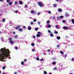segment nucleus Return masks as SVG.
<instances>
[{
  "mask_svg": "<svg viewBox=\"0 0 74 74\" xmlns=\"http://www.w3.org/2000/svg\"><path fill=\"white\" fill-rule=\"evenodd\" d=\"M60 18H63V16H60Z\"/></svg>",
  "mask_w": 74,
  "mask_h": 74,
  "instance_id": "obj_42",
  "label": "nucleus"
},
{
  "mask_svg": "<svg viewBox=\"0 0 74 74\" xmlns=\"http://www.w3.org/2000/svg\"><path fill=\"white\" fill-rule=\"evenodd\" d=\"M15 13H18V11H16L15 12Z\"/></svg>",
  "mask_w": 74,
  "mask_h": 74,
  "instance_id": "obj_52",
  "label": "nucleus"
},
{
  "mask_svg": "<svg viewBox=\"0 0 74 74\" xmlns=\"http://www.w3.org/2000/svg\"><path fill=\"white\" fill-rule=\"evenodd\" d=\"M50 23V21H47V23Z\"/></svg>",
  "mask_w": 74,
  "mask_h": 74,
  "instance_id": "obj_18",
  "label": "nucleus"
},
{
  "mask_svg": "<svg viewBox=\"0 0 74 74\" xmlns=\"http://www.w3.org/2000/svg\"><path fill=\"white\" fill-rule=\"evenodd\" d=\"M57 47L58 48H59V45H58L57 46Z\"/></svg>",
  "mask_w": 74,
  "mask_h": 74,
  "instance_id": "obj_49",
  "label": "nucleus"
},
{
  "mask_svg": "<svg viewBox=\"0 0 74 74\" xmlns=\"http://www.w3.org/2000/svg\"><path fill=\"white\" fill-rule=\"evenodd\" d=\"M23 27L24 28H25L26 27H25V26H23Z\"/></svg>",
  "mask_w": 74,
  "mask_h": 74,
  "instance_id": "obj_60",
  "label": "nucleus"
},
{
  "mask_svg": "<svg viewBox=\"0 0 74 74\" xmlns=\"http://www.w3.org/2000/svg\"><path fill=\"white\" fill-rule=\"evenodd\" d=\"M19 3L20 4H22V3H23V2H22V1H19Z\"/></svg>",
  "mask_w": 74,
  "mask_h": 74,
  "instance_id": "obj_7",
  "label": "nucleus"
},
{
  "mask_svg": "<svg viewBox=\"0 0 74 74\" xmlns=\"http://www.w3.org/2000/svg\"><path fill=\"white\" fill-rule=\"evenodd\" d=\"M12 3H13L12 2H11L10 3H9V5H11V4H12Z\"/></svg>",
  "mask_w": 74,
  "mask_h": 74,
  "instance_id": "obj_12",
  "label": "nucleus"
},
{
  "mask_svg": "<svg viewBox=\"0 0 74 74\" xmlns=\"http://www.w3.org/2000/svg\"><path fill=\"white\" fill-rule=\"evenodd\" d=\"M1 1H3V0H0Z\"/></svg>",
  "mask_w": 74,
  "mask_h": 74,
  "instance_id": "obj_57",
  "label": "nucleus"
},
{
  "mask_svg": "<svg viewBox=\"0 0 74 74\" xmlns=\"http://www.w3.org/2000/svg\"><path fill=\"white\" fill-rule=\"evenodd\" d=\"M9 40H10V41H12V38H9Z\"/></svg>",
  "mask_w": 74,
  "mask_h": 74,
  "instance_id": "obj_31",
  "label": "nucleus"
},
{
  "mask_svg": "<svg viewBox=\"0 0 74 74\" xmlns=\"http://www.w3.org/2000/svg\"><path fill=\"white\" fill-rule=\"evenodd\" d=\"M63 29H66L67 30H68V29H69L68 27L66 26L63 27Z\"/></svg>",
  "mask_w": 74,
  "mask_h": 74,
  "instance_id": "obj_3",
  "label": "nucleus"
},
{
  "mask_svg": "<svg viewBox=\"0 0 74 74\" xmlns=\"http://www.w3.org/2000/svg\"><path fill=\"white\" fill-rule=\"evenodd\" d=\"M52 27V26H51V25H49V24H48V28H50V27Z\"/></svg>",
  "mask_w": 74,
  "mask_h": 74,
  "instance_id": "obj_10",
  "label": "nucleus"
},
{
  "mask_svg": "<svg viewBox=\"0 0 74 74\" xmlns=\"http://www.w3.org/2000/svg\"><path fill=\"white\" fill-rule=\"evenodd\" d=\"M38 23L39 25H40V22L38 21Z\"/></svg>",
  "mask_w": 74,
  "mask_h": 74,
  "instance_id": "obj_47",
  "label": "nucleus"
},
{
  "mask_svg": "<svg viewBox=\"0 0 74 74\" xmlns=\"http://www.w3.org/2000/svg\"><path fill=\"white\" fill-rule=\"evenodd\" d=\"M74 58H72V61H73V60H74Z\"/></svg>",
  "mask_w": 74,
  "mask_h": 74,
  "instance_id": "obj_51",
  "label": "nucleus"
},
{
  "mask_svg": "<svg viewBox=\"0 0 74 74\" xmlns=\"http://www.w3.org/2000/svg\"><path fill=\"white\" fill-rule=\"evenodd\" d=\"M50 36H51V37H53V35L52 34H50Z\"/></svg>",
  "mask_w": 74,
  "mask_h": 74,
  "instance_id": "obj_25",
  "label": "nucleus"
},
{
  "mask_svg": "<svg viewBox=\"0 0 74 74\" xmlns=\"http://www.w3.org/2000/svg\"><path fill=\"white\" fill-rule=\"evenodd\" d=\"M40 12H38L37 14V15H40Z\"/></svg>",
  "mask_w": 74,
  "mask_h": 74,
  "instance_id": "obj_38",
  "label": "nucleus"
},
{
  "mask_svg": "<svg viewBox=\"0 0 74 74\" xmlns=\"http://www.w3.org/2000/svg\"><path fill=\"white\" fill-rule=\"evenodd\" d=\"M1 39L2 40L3 39V38H1Z\"/></svg>",
  "mask_w": 74,
  "mask_h": 74,
  "instance_id": "obj_62",
  "label": "nucleus"
},
{
  "mask_svg": "<svg viewBox=\"0 0 74 74\" xmlns=\"http://www.w3.org/2000/svg\"><path fill=\"white\" fill-rule=\"evenodd\" d=\"M10 1V0H7V2H8H8H9V1Z\"/></svg>",
  "mask_w": 74,
  "mask_h": 74,
  "instance_id": "obj_44",
  "label": "nucleus"
},
{
  "mask_svg": "<svg viewBox=\"0 0 74 74\" xmlns=\"http://www.w3.org/2000/svg\"><path fill=\"white\" fill-rule=\"evenodd\" d=\"M39 58H38V57H37L36 58V60H39Z\"/></svg>",
  "mask_w": 74,
  "mask_h": 74,
  "instance_id": "obj_26",
  "label": "nucleus"
},
{
  "mask_svg": "<svg viewBox=\"0 0 74 74\" xmlns=\"http://www.w3.org/2000/svg\"><path fill=\"white\" fill-rule=\"evenodd\" d=\"M31 45H32V46H34V45H35L34 43H32L31 44Z\"/></svg>",
  "mask_w": 74,
  "mask_h": 74,
  "instance_id": "obj_13",
  "label": "nucleus"
},
{
  "mask_svg": "<svg viewBox=\"0 0 74 74\" xmlns=\"http://www.w3.org/2000/svg\"><path fill=\"white\" fill-rule=\"evenodd\" d=\"M50 51H51V49H48L47 50L48 52H50Z\"/></svg>",
  "mask_w": 74,
  "mask_h": 74,
  "instance_id": "obj_41",
  "label": "nucleus"
},
{
  "mask_svg": "<svg viewBox=\"0 0 74 74\" xmlns=\"http://www.w3.org/2000/svg\"><path fill=\"white\" fill-rule=\"evenodd\" d=\"M38 34H40L41 32H38Z\"/></svg>",
  "mask_w": 74,
  "mask_h": 74,
  "instance_id": "obj_30",
  "label": "nucleus"
},
{
  "mask_svg": "<svg viewBox=\"0 0 74 74\" xmlns=\"http://www.w3.org/2000/svg\"><path fill=\"white\" fill-rule=\"evenodd\" d=\"M65 22H66V21H64H64H63V23H65Z\"/></svg>",
  "mask_w": 74,
  "mask_h": 74,
  "instance_id": "obj_46",
  "label": "nucleus"
},
{
  "mask_svg": "<svg viewBox=\"0 0 74 74\" xmlns=\"http://www.w3.org/2000/svg\"><path fill=\"white\" fill-rule=\"evenodd\" d=\"M25 7H27V5H25Z\"/></svg>",
  "mask_w": 74,
  "mask_h": 74,
  "instance_id": "obj_53",
  "label": "nucleus"
},
{
  "mask_svg": "<svg viewBox=\"0 0 74 74\" xmlns=\"http://www.w3.org/2000/svg\"><path fill=\"white\" fill-rule=\"evenodd\" d=\"M5 19H4L2 20L3 22H5Z\"/></svg>",
  "mask_w": 74,
  "mask_h": 74,
  "instance_id": "obj_35",
  "label": "nucleus"
},
{
  "mask_svg": "<svg viewBox=\"0 0 74 74\" xmlns=\"http://www.w3.org/2000/svg\"><path fill=\"white\" fill-rule=\"evenodd\" d=\"M31 13H34V11L33 10H32L31 12Z\"/></svg>",
  "mask_w": 74,
  "mask_h": 74,
  "instance_id": "obj_19",
  "label": "nucleus"
},
{
  "mask_svg": "<svg viewBox=\"0 0 74 74\" xmlns=\"http://www.w3.org/2000/svg\"><path fill=\"white\" fill-rule=\"evenodd\" d=\"M5 69V66H3V67H2V69H3V70H4Z\"/></svg>",
  "mask_w": 74,
  "mask_h": 74,
  "instance_id": "obj_23",
  "label": "nucleus"
},
{
  "mask_svg": "<svg viewBox=\"0 0 74 74\" xmlns=\"http://www.w3.org/2000/svg\"><path fill=\"white\" fill-rule=\"evenodd\" d=\"M44 74H47V72L45 71L44 72Z\"/></svg>",
  "mask_w": 74,
  "mask_h": 74,
  "instance_id": "obj_24",
  "label": "nucleus"
},
{
  "mask_svg": "<svg viewBox=\"0 0 74 74\" xmlns=\"http://www.w3.org/2000/svg\"><path fill=\"white\" fill-rule=\"evenodd\" d=\"M40 36H41V34H37V37H40Z\"/></svg>",
  "mask_w": 74,
  "mask_h": 74,
  "instance_id": "obj_5",
  "label": "nucleus"
},
{
  "mask_svg": "<svg viewBox=\"0 0 74 74\" xmlns=\"http://www.w3.org/2000/svg\"><path fill=\"white\" fill-rule=\"evenodd\" d=\"M53 6H54V7H56V4H54V5H53Z\"/></svg>",
  "mask_w": 74,
  "mask_h": 74,
  "instance_id": "obj_40",
  "label": "nucleus"
},
{
  "mask_svg": "<svg viewBox=\"0 0 74 74\" xmlns=\"http://www.w3.org/2000/svg\"><path fill=\"white\" fill-rule=\"evenodd\" d=\"M58 11L59 12H62V9H59Z\"/></svg>",
  "mask_w": 74,
  "mask_h": 74,
  "instance_id": "obj_6",
  "label": "nucleus"
},
{
  "mask_svg": "<svg viewBox=\"0 0 74 74\" xmlns=\"http://www.w3.org/2000/svg\"><path fill=\"white\" fill-rule=\"evenodd\" d=\"M19 31L20 32H22V29L21 28L20 29H19Z\"/></svg>",
  "mask_w": 74,
  "mask_h": 74,
  "instance_id": "obj_20",
  "label": "nucleus"
},
{
  "mask_svg": "<svg viewBox=\"0 0 74 74\" xmlns=\"http://www.w3.org/2000/svg\"><path fill=\"white\" fill-rule=\"evenodd\" d=\"M48 12L49 14H51V12L50 11H49Z\"/></svg>",
  "mask_w": 74,
  "mask_h": 74,
  "instance_id": "obj_34",
  "label": "nucleus"
},
{
  "mask_svg": "<svg viewBox=\"0 0 74 74\" xmlns=\"http://www.w3.org/2000/svg\"><path fill=\"white\" fill-rule=\"evenodd\" d=\"M20 27H21V26L20 25H18L17 27L16 28V29H19V28H20Z\"/></svg>",
  "mask_w": 74,
  "mask_h": 74,
  "instance_id": "obj_4",
  "label": "nucleus"
},
{
  "mask_svg": "<svg viewBox=\"0 0 74 74\" xmlns=\"http://www.w3.org/2000/svg\"><path fill=\"white\" fill-rule=\"evenodd\" d=\"M17 74V73H16V72H15L14 73V74Z\"/></svg>",
  "mask_w": 74,
  "mask_h": 74,
  "instance_id": "obj_56",
  "label": "nucleus"
},
{
  "mask_svg": "<svg viewBox=\"0 0 74 74\" xmlns=\"http://www.w3.org/2000/svg\"><path fill=\"white\" fill-rule=\"evenodd\" d=\"M54 33H55V34H58V33L57 31H55V32H54Z\"/></svg>",
  "mask_w": 74,
  "mask_h": 74,
  "instance_id": "obj_22",
  "label": "nucleus"
},
{
  "mask_svg": "<svg viewBox=\"0 0 74 74\" xmlns=\"http://www.w3.org/2000/svg\"><path fill=\"white\" fill-rule=\"evenodd\" d=\"M53 64H56V62H54L52 63Z\"/></svg>",
  "mask_w": 74,
  "mask_h": 74,
  "instance_id": "obj_27",
  "label": "nucleus"
},
{
  "mask_svg": "<svg viewBox=\"0 0 74 74\" xmlns=\"http://www.w3.org/2000/svg\"><path fill=\"white\" fill-rule=\"evenodd\" d=\"M71 21L74 24V19H72Z\"/></svg>",
  "mask_w": 74,
  "mask_h": 74,
  "instance_id": "obj_8",
  "label": "nucleus"
},
{
  "mask_svg": "<svg viewBox=\"0 0 74 74\" xmlns=\"http://www.w3.org/2000/svg\"><path fill=\"white\" fill-rule=\"evenodd\" d=\"M31 25H33V22H31Z\"/></svg>",
  "mask_w": 74,
  "mask_h": 74,
  "instance_id": "obj_39",
  "label": "nucleus"
},
{
  "mask_svg": "<svg viewBox=\"0 0 74 74\" xmlns=\"http://www.w3.org/2000/svg\"><path fill=\"white\" fill-rule=\"evenodd\" d=\"M18 4V2L17 1L15 2V4Z\"/></svg>",
  "mask_w": 74,
  "mask_h": 74,
  "instance_id": "obj_33",
  "label": "nucleus"
},
{
  "mask_svg": "<svg viewBox=\"0 0 74 74\" xmlns=\"http://www.w3.org/2000/svg\"><path fill=\"white\" fill-rule=\"evenodd\" d=\"M33 37L34 38H35V36H34Z\"/></svg>",
  "mask_w": 74,
  "mask_h": 74,
  "instance_id": "obj_58",
  "label": "nucleus"
},
{
  "mask_svg": "<svg viewBox=\"0 0 74 74\" xmlns=\"http://www.w3.org/2000/svg\"><path fill=\"white\" fill-rule=\"evenodd\" d=\"M3 74H6L5 73H3Z\"/></svg>",
  "mask_w": 74,
  "mask_h": 74,
  "instance_id": "obj_59",
  "label": "nucleus"
},
{
  "mask_svg": "<svg viewBox=\"0 0 74 74\" xmlns=\"http://www.w3.org/2000/svg\"><path fill=\"white\" fill-rule=\"evenodd\" d=\"M14 48L15 49H18V47H15Z\"/></svg>",
  "mask_w": 74,
  "mask_h": 74,
  "instance_id": "obj_28",
  "label": "nucleus"
},
{
  "mask_svg": "<svg viewBox=\"0 0 74 74\" xmlns=\"http://www.w3.org/2000/svg\"><path fill=\"white\" fill-rule=\"evenodd\" d=\"M48 32L49 33H51V31H50V30H49L48 31Z\"/></svg>",
  "mask_w": 74,
  "mask_h": 74,
  "instance_id": "obj_43",
  "label": "nucleus"
},
{
  "mask_svg": "<svg viewBox=\"0 0 74 74\" xmlns=\"http://www.w3.org/2000/svg\"><path fill=\"white\" fill-rule=\"evenodd\" d=\"M57 39H58V40H59L60 39V36H58L57 37Z\"/></svg>",
  "mask_w": 74,
  "mask_h": 74,
  "instance_id": "obj_11",
  "label": "nucleus"
},
{
  "mask_svg": "<svg viewBox=\"0 0 74 74\" xmlns=\"http://www.w3.org/2000/svg\"><path fill=\"white\" fill-rule=\"evenodd\" d=\"M36 19H35L34 20V22H36Z\"/></svg>",
  "mask_w": 74,
  "mask_h": 74,
  "instance_id": "obj_45",
  "label": "nucleus"
},
{
  "mask_svg": "<svg viewBox=\"0 0 74 74\" xmlns=\"http://www.w3.org/2000/svg\"><path fill=\"white\" fill-rule=\"evenodd\" d=\"M60 53L61 54H62V55L64 54V53H63V52L62 51H60Z\"/></svg>",
  "mask_w": 74,
  "mask_h": 74,
  "instance_id": "obj_16",
  "label": "nucleus"
},
{
  "mask_svg": "<svg viewBox=\"0 0 74 74\" xmlns=\"http://www.w3.org/2000/svg\"><path fill=\"white\" fill-rule=\"evenodd\" d=\"M66 56H67V55L66 54V55H65V56H64V57H66Z\"/></svg>",
  "mask_w": 74,
  "mask_h": 74,
  "instance_id": "obj_55",
  "label": "nucleus"
},
{
  "mask_svg": "<svg viewBox=\"0 0 74 74\" xmlns=\"http://www.w3.org/2000/svg\"><path fill=\"white\" fill-rule=\"evenodd\" d=\"M35 51V50L34 49H33L32 50V51L33 52H34V51Z\"/></svg>",
  "mask_w": 74,
  "mask_h": 74,
  "instance_id": "obj_37",
  "label": "nucleus"
},
{
  "mask_svg": "<svg viewBox=\"0 0 74 74\" xmlns=\"http://www.w3.org/2000/svg\"><path fill=\"white\" fill-rule=\"evenodd\" d=\"M27 60L26 59H25L24 60V61L25 62V61H26Z\"/></svg>",
  "mask_w": 74,
  "mask_h": 74,
  "instance_id": "obj_54",
  "label": "nucleus"
},
{
  "mask_svg": "<svg viewBox=\"0 0 74 74\" xmlns=\"http://www.w3.org/2000/svg\"><path fill=\"white\" fill-rule=\"evenodd\" d=\"M56 69H57V68L56 67V68H54L53 70H56Z\"/></svg>",
  "mask_w": 74,
  "mask_h": 74,
  "instance_id": "obj_36",
  "label": "nucleus"
},
{
  "mask_svg": "<svg viewBox=\"0 0 74 74\" xmlns=\"http://www.w3.org/2000/svg\"><path fill=\"white\" fill-rule=\"evenodd\" d=\"M15 38H18V36L17 35H15Z\"/></svg>",
  "mask_w": 74,
  "mask_h": 74,
  "instance_id": "obj_21",
  "label": "nucleus"
},
{
  "mask_svg": "<svg viewBox=\"0 0 74 74\" xmlns=\"http://www.w3.org/2000/svg\"><path fill=\"white\" fill-rule=\"evenodd\" d=\"M10 52L9 49H6L5 48H2L0 50V61H3L4 60V58H5L10 56Z\"/></svg>",
  "mask_w": 74,
  "mask_h": 74,
  "instance_id": "obj_1",
  "label": "nucleus"
},
{
  "mask_svg": "<svg viewBox=\"0 0 74 74\" xmlns=\"http://www.w3.org/2000/svg\"><path fill=\"white\" fill-rule=\"evenodd\" d=\"M65 15L66 16H69V14L67 13H66Z\"/></svg>",
  "mask_w": 74,
  "mask_h": 74,
  "instance_id": "obj_14",
  "label": "nucleus"
},
{
  "mask_svg": "<svg viewBox=\"0 0 74 74\" xmlns=\"http://www.w3.org/2000/svg\"><path fill=\"white\" fill-rule=\"evenodd\" d=\"M35 30L36 31H37V30H38V28H36V29H35Z\"/></svg>",
  "mask_w": 74,
  "mask_h": 74,
  "instance_id": "obj_32",
  "label": "nucleus"
},
{
  "mask_svg": "<svg viewBox=\"0 0 74 74\" xmlns=\"http://www.w3.org/2000/svg\"><path fill=\"white\" fill-rule=\"evenodd\" d=\"M38 4H39V5L40 7H42V6H43V4L41 3V2H39L38 3Z\"/></svg>",
  "mask_w": 74,
  "mask_h": 74,
  "instance_id": "obj_2",
  "label": "nucleus"
},
{
  "mask_svg": "<svg viewBox=\"0 0 74 74\" xmlns=\"http://www.w3.org/2000/svg\"><path fill=\"white\" fill-rule=\"evenodd\" d=\"M58 19H59V17H58Z\"/></svg>",
  "mask_w": 74,
  "mask_h": 74,
  "instance_id": "obj_61",
  "label": "nucleus"
},
{
  "mask_svg": "<svg viewBox=\"0 0 74 74\" xmlns=\"http://www.w3.org/2000/svg\"><path fill=\"white\" fill-rule=\"evenodd\" d=\"M24 63V62H21V64H22V65H23Z\"/></svg>",
  "mask_w": 74,
  "mask_h": 74,
  "instance_id": "obj_29",
  "label": "nucleus"
},
{
  "mask_svg": "<svg viewBox=\"0 0 74 74\" xmlns=\"http://www.w3.org/2000/svg\"><path fill=\"white\" fill-rule=\"evenodd\" d=\"M44 54V55H45V53H44V54Z\"/></svg>",
  "mask_w": 74,
  "mask_h": 74,
  "instance_id": "obj_63",
  "label": "nucleus"
},
{
  "mask_svg": "<svg viewBox=\"0 0 74 74\" xmlns=\"http://www.w3.org/2000/svg\"><path fill=\"white\" fill-rule=\"evenodd\" d=\"M40 60L41 61H42V60H43V59L42 58V59H41Z\"/></svg>",
  "mask_w": 74,
  "mask_h": 74,
  "instance_id": "obj_50",
  "label": "nucleus"
},
{
  "mask_svg": "<svg viewBox=\"0 0 74 74\" xmlns=\"http://www.w3.org/2000/svg\"><path fill=\"white\" fill-rule=\"evenodd\" d=\"M10 43H11V44H13L14 43V42H13V41L12 40H10Z\"/></svg>",
  "mask_w": 74,
  "mask_h": 74,
  "instance_id": "obj_9",
  "label": "nucleus"
},
{
  "mask_svg": "<svg viewBox=\"0 0 74 74\" xmlns=\"http://www.w3.org/2000/svg\"><path fill=\"white\" fill-rule=\"evenodd\" d=\"M59 27V26L58 25H56V28H58Z\"/></svg>",
  "mask_w": 74,
  "mask_h": 74,
  "instance_id": "obj_17",
  "label": "nucleus"
},
{
  "mask_svg": "<svg viewBox=\"0 0 74 74\" xmlns=\"http://www.w3.org/2000/svg\"><path fill=\"white\" fill-rule=\"evenodd\" d=\"M49 74H52V73H49Z\"/></svg>",
  "mask_w": 74,
  "mask_h": 74,
  "instance_id": "obj_64",
  "label": "nucleus"
},
{
  "mask_svg": "<svg viewBox=\"0 0 74 74\" xmlns=\"http://www.w3.org/2000/svg\"><path fill=\"white\" fill-rule=\"evenodd\" d=\"M13 34H15V32H13Z\"/></svg>",
  "mask_w": 74,
  "mask_h": 74,
  "instance_id": "obj_48",
  "label": "nucleus"
},
{
  "mask_svg": "<svg viewBox=\"0 0 74 74\" xmlns=\"http://www.w3.org/2000/svg\"><path fill=\"white\" fill-rule=\"evenodd\" d=\"M28 29L29 30H30L32 29V28H31V27H28Z\"/></svg>",
  "mask_w": 74,
  "mask_h": 74,
  "instance_id": "obj_15",
  "label": "nucleus"
}]
</instances>
